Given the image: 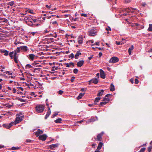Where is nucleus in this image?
<instances>
[{"label": "nucleus", "instance_id": "obj_53", "mask_svg": "<svg viewBox=\"0 0 152 152\" xmlns=\"http://www.w3.org/2000/svg\"><path fill=\"white\" fill-rule=\"evenodd\" d=\"M81 16L85 17H86L87 16V15L84 13H82L81 14Z\"/></svg>", "mask_w": 152, "mask_h": 152}, {"label": "nucleus", "instance_id": "obj_52", "mask_svg": "<svg viewBox=\"0 0 152 152\" xmlns=\"http://www.w3.org/2000/svg\"><path fill=\"white\" fill-rule=\"evenodd\" d=\"M75 78V77L74 76L72 77L71 79V81L72 82H73L74 81V79Z\"/></svg>", "mask_w": 152, "mask_h": 152}, {"label": "nucleus", "instance_id": "obj_57", "mask_svg": "<svg viewBox=\"0 0 152 152\" xmlns=\"http://www.w3.org/2000/svg\"><path fill=\"white\" fill-rule=\"evenodd\" d=\"M32 23L33 22L34 23L36 22L37 21V20L35 19H33L32 18Z\"/></svg>", "mask_w": 152, "mask_h": 152}, {"label": "nucleus", "instance_id": "obj_44", "mask_svg": "<svg viewBox=\"0 0 152 152\" xmlns=\"http://www.w3.org/2000/svg\"><path fill=\"white\" fill-rule=\"evenodd\" d=\"M152 148V146H150L148 148V152H151Z\"/></svg>", "mask_w": 152, "mask_h": 152}, {"label": "nucleus", "instance_id": "obj_16", "mask_svg": "<svg viewBox=\"0 0 152 152\" xmlns=\"http://www.w3.org/2000/svg\"><path fill=\"white\" fill-rule=\"evenodd\" d=\"M0 52L1 53H4V56H7L8 55L9 52L6 50H0Z\"/></svg>", "mask_w": 152, "mask_h": 152}, {"label": "nucleus", "instance_id": "obj_43", "mask_svg": "<svg viewBox=\"0 0 152 152\" xmlns=\"http://www.w3.org/2000/svg\"><path fill=\"white\" fill-rule=\"evenodd\" d=\"M106 103L103 100L102 101V102H101L100 103V105H103V104H106Z\"/></svg>", "mask_w": 152, "mask_h": 152}, {"label": "nucleus", "instance_id": "obj_59", "mask_svg": "<svg viewBox=\"0 0 152 152\" xmlns=\"http://www.w3.org/2000/svg\"><path fill=\"white\" fill-rule=\"evenodd\" d=\"M49 31L47 29H46L44 31V32L45 33H48Z\"/></svg>", "mask_w": 152, "mask_h": 152}, {"label": "nucleus", "instance_id": "obj_14", "mask_svg": "<svg viewBox=\"0 0 152 152\" xmlns=\"http://www.w3.org/2000/svg\"><path fill=\"white\" fill-rule=\"evenodd\" d=\"M43 133V131L39 129H38L37 131L35 132V134L37 136H38L40 134Z\"/></svg>", "mask_w": 152, "mask_h": 152}, {"label": "nucleus", "instance_id": "obj_3", "mask_svg": "<svg viewBox=\"0 0 152 152\" xmlns=\"http://www.w3.org/2000/svg\"><path fill=\"white\" fill-rule=\"evenodd\" d=\"M97 33L96 30L95 28H92L89 30L88 35L90 36H94L96 35Z\"/></svg>", "mask_w": 152, "mask_h": 152}, {"label": "nucleus", "instance_id": "obj_21", "mask_svg": "<svg viewBox=\"0 0 152 152\" xmlns=\"http://www.w3.org/2000/svg\"><path fill=\"white\" fill-rule=\"evenodd\" d=\"M134 48V46L133 45H132L131 46V47L129 48L128 49V52L129 54L130 55L131 54V52L132 51V50H133V49Z\"/></svg>", "mask_w": 152, "mask_h": 152}, {"label": "nucleus", "instance_id": "obj_37", "mask_svg": "<svg viewBox=\"0 0 152 152\" xmlns=\"http://www.w3.org/2000/svg\"><path fill=\"white\" fill-rule=\"evenodd\" d=\"M14 1H12L9 3L8 4L11 6H12L14 4Z\"/></svg>", "mask_w": 152, "mask_h": 152}, {"label": "nucleus", "instance_id": "obj_54", "mask_svg": "<svg viewBox=\"0 0 152 152\" xmlns=\"http://www.w3.org/2000/svg\"><path fill=\"white\" fill-rule=\"evenodd\" d=\"M139 82L138 80L137 79H135V83L136 84H137Z\"/></svg>", "mask_w": 152, "mask_h": 152}, {"label": "nucleus", "instance_id": "obj_27", "mask_svg": "<svg viewBox=\"0 0 152 152\" xmlns=\"http://www.w3.org/2000/svg\"><path fill=\"white\" fill-rule=\"evenodd\" d=\"M85 93H80L79 96L77 97V99H80L82 98L83 96L84 95V94Z\"/></svg>", "mask_w": 152, "mask_h": 152}, {"label": "nucleus", "instance_id": "obj_51", "mask_svg": "<svg viewBox=\"0 0 152 152\" xmlns=\"http://www.w3.org/2000/svg\"><path fill=\"white\" fill-rule=\"evenodd\" d=\"M69 66H75L74 63L73 62H70L69 64Z\"/></svg>", "mask_w": 152, "mask_h": 152}, {"label": "nucleus", "instance_id": "obj_62", "mask_svg": "<svg viewBox=\"0 0 152 152\" xmlns=\"http://www.w3.org/2000/svg\"><path fill=\"white\" fill-rule=\"evenodd\" d=\"M35 94L34 92H31L30 93V95L32 96H34Z\"/></svg>", "mask_w": 152, "mask_h": 152}, {"label": "nucleus", "instance_id": "obj_23", "mask_svg": "<svg viewBox=\"0 0 152 152\" xmlns=\"http://www.w3.org/2000/svg\"><path fill=\"white\" fill-rule=\"evenodd\" d=\"M110 90L112 91H113L115 90L114 86L113 83H111L110 85Z\"/></svg>", "mask_w": 152, "mask_h": 152}, {"label": "nucleus", "instance_id": "obj_4", "mask_svg": "<svg viewBox=\"0 0 152 152\" xmlns=\"http://www.w3.org/2000/svg\"><path fill=\"white\" fill-rule=\"evenodd\" d=\"M119 61L118 58L113 56L109 60V62L112 63H114L118 62Z\"/></svg>", "mask_w": 152, "mask_h": 152}, {"label": "nucleus", "instance_id": "obj_47", "mask_svg": "<svg viewBox=\"0 0 152 152\" xmlns=\"http://www.w3.org/2000/svg\"><path fill=\"white\" fill-rule=\"evenodd\" d=\"M9 77L13 79H14L16 77L15 76H12V75H11L9 76Z\"/></svg>", "mask_w": 152, "mask_h": 152}, {"label": "nucleus", "instance_id": "obj_8", "mask_svg": "<svg viewBox=\"0 0 152 152\" xmlns=\"http://www.w3.org/2000/svg\"><path fill=\"white\" fill-rule=\"evenodd\" d=\"M46 105L48 107V112H47V114L45 115V119H46L50 115L51 113V111L50 110V108L49 107V104L46 103Z\"/></svg>", "mask_w": 152, "mask_h": 152}, {"label": "nucleus", "instance_id": "obj_20", "mask_svg": "<svg viewBox=\"0 0 152 152\" xmlns=\"http://www.w3.org/2000/svg\"><path fill=\"white\" fill-rule=\"evenodd\" d=\"M81 54V53L80 52V51H78L77 52L75 56V59H77L78 58L79 56Z\"/></svg>", "mask_w": 152, "mask_h": 152}, {"label": "nucleus", "instance_id": "obj_58", "mask_svg": "<svg viewBox=\"0 0 152 152\" xmlns=\"http://www.w3.org/2000/svg\"><path fill=\"white\" fill-rule=\"evenodd\" d=\"M102 52H99V57H100L102 55Z\"/></svg>", "mask_w": 152, "mask_h": 152}, {"label": "nucleus", "instance_id": "obj_31", "mask_svg": "<svg viewBox=\"0 0 152 152\" xmlns=\"http://www.w3.org/2000/svg\"><path fill=\"white\" fill-rule=\"evenodd\" d=\"M21 50V48L20 47H18L15 50H14L17 52L18 53H20V51Z\"/></svg>", "mask_w": 152, "mask_h": 152}, {"label": "nucleus", "instance_id": "obj_15", "mask_svg": "<svg viewBox=\"0 0 152 152\" xmlns=\"http://www.w3.org/2000/svg\"><path fill=\"white\" fill-rule=\"evenodd\" d=\"M84 63V61L81 60L78 62L77 64V65L78 67H81L83 66Z\"/></svg>", "mask_w": 152, "mask_h": 152}, {"label": "nucleus", "instance_id": "obj_34", "mask_svg": "<svg viewBox=\"0 0 152 152\" xmlns=\"http://www.w3.org/2000/svg\"><path fill=\"white\" fill-rule=\"evenodd\" d=\"M3 126L4 127L6 128L7 129H9L10 128V127H9V125H6V124H4L3 125Z\"/></svg>", "mask_w": 152, "mask_h": 152}, {"label": "nucleus", "instance_id": "obj_35", "mask_svg": "<svg viewBox=\"0 0 152 152\" xmlns=\"http://www.w3.org/2000/svg\"><path fill=\"white\" fill-rule=\"evenodd\" d=\"M69 58H71V59L73 58L74 57V55L73 53H71L69 55Z\"/></svg>", "mask_w": 152, "mask_h": 152}, {"label": "nucleus", "instance_id": "obj_22", "mask_svg": "<svg viewBox=\"0 0 152 152\" xmlns=\"http://www.w3.org/2000/svg\"><path fill=\"white\" fill-rule=\"evenodd\" d=\"M7 21L8 20L5 18H0V22L7 23Z\"/></svg>", "mask_w": 152, "mask_h": 152}, {"label": "nucleus", "instance_id": "obj_64", "mask_svg": "<svg viewBox=\"0 0 152 152\" xmlns=\"http://www.w3.org/2000/svg\"><path fill=\"white\" fill-rule=\"evenodd\" d=\"M116 44L118 45H119L120 44L121 42H120L116 41Z\"/></svg>", "mask_w": 152, "mask_h": 152}, {"label": "nucleus", "instance_id": "obj_7", "mask_svg": "<svg viewBox=\"0 0 152 152\" xmlns=\"http://www.w3.org/2000/svg\"><path fill=\"white\" fill-rule=\"evenodd\" d=\"M23 117V116L20 117H17L15 121V124L19 123L20 122L22 121V117Z\"/></svg>", "mask_w": 152, "mask_h": 152}, {"label": "nucleus", "instance_id": "obj_32", "mask_svg": "<svg viewBox=\"0 0 152 152\" xmlns=\"http://www.w3.org/2000/svg\"><path fill=\"white\" fill-rule=\"evenodd\" d=\"M20 148L18 147H12L11 148V149L13 150H16L18 149H19Z\"/></svg>", "mask_w": 152, "mask_h": 152}, {"label": "nucleus", "instance_id": "obj_61", "mask_svg": "<svg viewBox=\"0 0 152 152\" xmlns=\"http://www.w3.org/2000/svg\"><path fill=\"white\" fill-rule=\"evenodd\" d=\"M106 30H107V31H108V30H111V29L109 27V26H108V28H106Z\"/></svg>", "mask_w": 152, "mask_h": 152}, {"label": "nucleus", "instance_id": "obj_29", "mask_svg": "<svg viewBox=\"0 0 152 152\" xmlns=\"http://www.w3.org/2000/svg\"><path fill=\"white\" fill-rule=\"evenodd\" d=\"M104 93V91L103 90H101V91H99V93L98 94V96H101Z\"/></svg>", "mask_w": 152, "mask_h": 152}, {"label": "nucleus", "instance_id": "obj_50", "mask_svg": "<svg viewBox=\"0 0 152 152\" xmlns=\"http://www.w3.org/2000/svg\"><path fill=\"white\" fill-rule=\"evenodd\" d=\"M54 15H53L50 16H47L46 17V18L48 19H50Z\"/></svg>", "mask_w": 152, "mask_h": 152}, {"label": "nucleus", "instance_id": "obj_2", "mask_svg": "<svg viewBox=\"0 0 152 152\" xmlns=\"http://www.w3.org/2000/svg\"><path fill=\"white\" fill-rule=\"evenodd\" d=\"M45 106L43 105L37 106L36 107V111L38 113L43 112L44 110Z\"/></svg>", "mask_w": 152, "mask_h": 152}, {"label": "nucleus", "instance_id": "obj_36", "mask_svg": "<svg viewBox=\"0 0 152 152\" xmlns=\"http://www.w3.org/2000/svg\"><path fill=\"white\" fill-rule=\"evenodd\" d=\"M73 72L74 73L77 74L78 72V70L77 69H74Z\"/></svg>", "mask_w": 152, "mask_h": 152}, {"label": "nucleus", "instance_id": "obj_42", "mask_svg": "<svg viewBox=\"0 0 152 152\" xmlns=\"http://www.w3.org/2000/svg\"><path fill=\"white\" fill-rule=\"evenodd\" d=\"M32 11L31 10H30L29 9H27L25 11V12H29V13H33V12H32Z\"/></svg>", "mask_w": 152, "mask_h": 152}, {"label": "nucleus", "instance_id": "obj_56", "mask_svg": "<svg viewBox=\"0 0 152 152\" xmlns=\"http://www.w3.org/2000/svg\"><path fill=\"white\" fill-rule=\"evenodd\" d=\"M93 56V55H91L89 57H88V59L89 60H91Z\"/></svg>", "mask_w": 152, "mask_h": 152}, {"label": "nucleus", "instance_id": "obj_48", "mask_svg": "<svg viewBox=\"0 0 152 152\" xmlns=\"http://www.w3.org/2000/svg\"><path fill=\"white\" fill-rule=\"evenodd\" d=\"M99 42H96L94 44L92 45L91 46H92V45H99Z\"/></svg>", "mask_w": 152, "mask_h": 152}, {"label": "nucleus", "instance_id": "obj_10", "mask_svg": "<svg viewBox=\"0 0 152 152\" xmlns=\"http://www.w3.org/2000/svg\"><path fill=\"white\" fill-rule=\"evenodd\" d=\"M47 137V136L45 134H43L41 135H40L39 137V140H41L42 141L45 140Z\"/></svg>", "mask_w": 152, "mask_h": 152}, {"label": "nucleus", "instance_id": "obj_9", "mask_svg": "<svg viewBox=\"0 0 152 152\" xmlns=\"http://www.w3.org/2000/svg\"><path fill=\"white\" fill-rule=\"evenodd\" d=\"M137 10L136 8H128L125 9V11L128 13L130 12H134V10Z\"/></svg>", "mask_w": 152, "mask_h": 152}, {"label": "nucleus", "instance_id": "obj_33", "mask_svg": "<svg viewBox=\"0 0 152 152\" xmlns=\"http://www.w3.org/2000/svg\"><path fill=\"white\" fill-rule=\"evenodd\" d=\"M126 39L122 38V41H121V45H122V44H124L126 42Z\"/></svg>", "mask_w": 152, "mask_h": 152}, {"label": "nucleus", "instance_id": "obj_17", "mask_svg": "<svg viewBox=\"0 0 152 152\" xmlns=\"http://www.w3.org/2000/svg\"><path fill=\"white\" fill-rule=\"evenodd\" d=\"M78 42L80 45L81 44L83 43V38L81 36L79 37L78 39Z\"/></svg>", "mask_w": 152, "mask_h": 152}, {"label": "nucleus", "instance_id": "obj_12", "mask_svg": "<svg viewBox=\"0 0 152 152\" xmlns=\"http://www.w3.org/2000/svg\"><path fill=\"white\" fill-rule=\"evenodd\" d=\"M99 72L100 73L101 77L103 79L105 78V76L103 70L102 69H100V70Z\"/></svg>", "mask_w": 152, "mask_h": 152}, {"label": "nucleus", "instance_id": "obj_18", "mask_svg": "<svg viewBox=\"0 0 152 152\" xmlns=\"http://www.w3.org/2000/svg\"><path fill=\"white\" fill-rule=\"evenodd\" d=\"M21 50H23L25 52H26L28 50V48L26 46H22L20 47Z\"/></svg>", "mask_w": 152, "mask_h": 152}, {"label": "nucleus", "instance_id": "obj_26", "mask_svg": "<svg viewBox=\"0 0 152 152\" xmlns=\"http://www.w3.org/2000/svg\"><path fill=\"white\" fill-rule=\"evenodd\" d=\"M101 98L100 97H96V98L94 102V104L95 105H96L99 101L100 99Z\"/></svg>", "mask_w": 152, "mask_h": 152}, {"label": "nucleus", "instance_id": "obj_13", "mask_svg": "<svg viewBox=\"0 0 152 152\" xmlns=\"http://www.w3.org/2000/svg\"><path fill=\"white\" fill-rule=\"evenodd\" d=\"M103 132H102L101 133L98 134L97 136V139L98 141H101L102 140V137L104 134Z\"/></svg>", "mask_w": 152, "mask_h": 152}, {"label": "nucleus", "instance_id": "obj_5", "mask_svg": "<svg viewBox=\"0 0 152 152\" xmlns=\"http://www.w3.org/2000/svg\"><path fill=\"white\" fill-rule=\"evenodd\" d=\"M14 52V60L16 64H18V56L19 54H17V52L15 51V50L13 51Z\"/></svg>", "mask_w": 152, "mask_h": 152}, {"label": "nucleus", "instance_id": "obj_6", "mask_svg": "<svg viewBox=\"0 0 152 152\" xmlns=\"http://www.w3.org/2000/svg\"><path fill=\"white\" fill-rule=\"evenodd\" d=\"M88 82L89 85L91 84L92 83L96 84L98 82V80L97 78L95 77L89 80Z\"/></svg>", "mask_w": 152, "mask_h": 152}, {"label": "nucleus", "instance_id": "obj_28", "mask_svg": "<svg viewBox=\"0 0 152 152\" xmlns=\"http://www.w3.org/2000/svg\"><path fill=\"white\" fill-rule=\"evenodd\" d=\"M33 68V66L30 64H27L25 66V68L26 69H29Z\"/></svg>", "mask_w": 152, "mask_h": 152}, {"label": "nucleus", "instance_id": "obj_38", "mask_svg": "<svg viewBox=\"0 0 152 152\" xmlns=\"http://www.w3.org/2000/svg\"><path fill=\"white\" fill-rule=\"evenodd\" d=\"M13 124H15V122H12L9 124L10 127V128L11 126H12Z\"/></svg>", "mask_w": 152, "mask_h": 152}, {"label": "nucleus", "instance_id": "obj_49", "mask_svg": "<svg viewBox=\"0 0 152 152\" xmlns=\"http://www.w3.org/2000/svg\"><path fill=\"white\" fill-rule=\"evenodd\" d=\"M63 91L62 90H59L58 91V93L60 95H62L63 93Z\"/></svg>", "mask_w": 152, "mask_h": 152}, {"label": "nucleus", "instance_id": "obj_25", "mask_svg": "<svg viewBox=\"0 0 152 152\" xmlns=\"http://www.w3.org/2000/svg\"><path fill=\"white\" fill-rule=\"evenodd\" d=\"M103 143L102 142H100L98 145L97 150H100L101 148L102 147L103 145Z\"/></svg>", "mask_w": 152, "mask_h": 152}, {"label": "nucleus", "instance_id": "obj_24", "mask_svg": "<svg viewBox=\"0 0 152 152\" xmlns=\"http://www.w3.org/2000/svg\"><path fill=\"white\" fill-rule=\"evenodd\" d=\"M62 121V119L60 118H58V119L55 120L54 122L56 123H61V121Z\"/></svg>", "mask_w": 152, "mask_h": 152}, {"label": "nucleus", "instance_id": "obj_45", "mask_svg": "<svg viewBox=\"0 0 152 152\" xmlns=\"http://www.w3.org/2000/svg\"><path fill=\"white\" fill-rule=\"evenodd\" d=\"M13 54L14 52L13 51L9 53H8V55H9L10 56L13 55Z\"/></svg>", "mask_w": 152, "mask_h": 152}, {"label": "nucleus", "instance_id": "obj_40", "mask_svg": "<svg viewBox=\"0 0 152 152\" xmlns=\"http://www.w3.org/2000/svg\"><path fill=\"white\" fill-rule=\"evenodd\" d=\"M103 100L105 102L107 103L109 101V99L107 98H104Z\"/></svg>", "mask_w": 152, "mask_h": 152}, {"label": "nucleus", "instance_id": "obj_39", "mask_svg": "<svg viewBox=\"0 0 152 152\" xmlns=\"http://www.w3.org/2000/svg\"><path fill=\"white\" fill-rule=\"evenodd\" d=\"M145 149V148H142L138 152H144Z\"/></svg>", "mask_w": 152, "mask_h": 152}, {"label": "nucleus", "instance_id": "obj_1", "mask_svg": "<svg viewBox=\"0 0 152 152\" xmlns=\"http://www.w3.org/2000/svg\"><path fill=\"white\" fill-rule=\"evenodd\" d=\"M33 17L31 15L26 16L24 18V20L26 21L27 23H28V24L30 26H32L33 27L35 26H38V24H32V19Z\"/></svg>", "mask_w": 152, "mask_h": 152}, {"label": "nucleus", "instance_id": "obj_41", "mask_svg": "<svg viewBox=\"0 0 152 152\" xmlns=\"http://www.w3.org/2000/svg\"><path fill=\"white\" fill-rule=\"evenodd\" d=\"M58 113H59V112H57V113L55 112V113H54V114L52 115V118H54L56 115H57Z\"/></svg>", "mask_w": 152, "mask_h": 152}, {"label": "nucleus", "instance_id": "obj_19", "mask_svg": "<svg viewBox=\"0 0 152 152\" xmlns=\"http://www.w3.org/2000/svg\"><path fill=\"white\" fill-rule=\"evenodd\" d=\"M59 144L58 143L56 144H53L50 145L49 147L50 148L52 149H53L56 147H58Z\"/></svg>", "mask_w": 152, "mask_h": 152}, {"label": "nucleus", "instance_id": "obj_11", "mask_svg": "<svg viewBox=\"0 0 152 152\" xmlns=\"http://www.w3.org/2000/svg\"><path fill=\"white\" fill-rule=\"evenodd\" d=\"M35 57L33 54H31L28 55V58L31 61H33L34 60Z\"/></svg>", "mask_w": 152, "mask_h": 152}, {"label": "nucleus", "instance_id": "obj_46", "mask_svg": "<svg viewBox=\"0 0 152 152\" xmlns=\"http://www.w3.org/2000/svg\"><path fill=\"white\" fill-rule=\"evenodd\" d=\"M5 73L6 74H8L9 75H12V73L8 71H7L5 72Z\"/></svg>", "mask_w": 152, "mask_h": 152}, {"label": "nucleus", "instance_id": "obj_30", "mask_svg": "<svg viewBox=\"0 0 152 152\" xmlns=\"http://www.w3.org/2000/svg\"><path fill=\"white\" fill-rule=\"evenodd\" d=\"M148 31H152V24H149V28L148 29Z\"/></svg>", "mask_w": 152, "mask_h": 152}, {"label": "nucleus", "instance_id": "obj_60", "mask_svg": "<svg viewBox=\"0 0 152 152\" xmlns=\"http://www.w3.org/2000/svg\"><path fill=\"white\" fill-rule=\"evenodd\" d=\"M95 120H96L94 119V118H91L90 120V122H94Z\"/></svg>", "mask_w": 152, "mask_h": 152}, {"label": "nucleus", "instance_id": "obj_63", "mask_svg": "<svg viewBox=\"0 0 152 152\" xmlns=\"http://www.w3.org/2000/svg\"><path fill=\"white\" fill-rule=\"evenodd\" d=\"M53 36L55 38H56L57 37V34H54L53 35Z\"/></svg>", "mask_w": 152, "mask_h": 152}, {"label": "nucleus", "instance_id": "obj_55", "mask_svg": "<svg viewBox=\"0 0 152 152\" xmlns=\"http://www.w3.org/2000/svg\"><path fill=\"white\" fill-rule=\"evenodd\" d=\"M132 0H125V3H129Z\"/></svg>", "mask_w": 152, "mask_h": 152}]
</instances>
